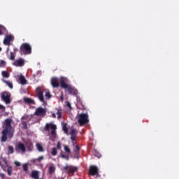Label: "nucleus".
Returning <instances> with one entry per match:
<instances>
[{
    "mask_svg": "<svg viewBox=\"0 0 179 179\" xmlns=\"http://www.w3.org/2000/svg\"><path fill=\"white\" fill-rule=\"evenodd\" d=\"M12 119H6L4 122V129L1 133V142L5 143L8 140L7 136H8V138H13L14 136L15 129L12 127Z\"/></svg>",
    "mask_w": 179,
    "mask_h": 179,
    "instance_id": "nucleus-1",
    "label": "nucleus"
},
{
    "mask_svg": "<svg viewBox=\"0 0 179 179\" xmlns=\"http://www.w3.org/2000/svg\"><path fill=\"white\" fill-rule=\"evenodd\" d=\"M20 53L21 55H27L31 54V46L29 43H24L20 47Z\"/></svg>",
    "mask_w": 179,
    "mask_h": 179,
    "instance_id": "nucleus-2",
    "label": "nucleus"
},
{
    "mask_svg": "<svg viewBox=\"0 0 179 179\" xmlns=\"http://www.w3.org/2000/svg\"><path fill=\"white\" fill-rule=\"evenodd\" d=\"M78 122L80 127L90 122L88 113H80L78 115Z\"/></svg>",
    "mask_w": 179,
    "mask_h": 179,
    "instance_id": "nucleus-3",
    "label": "nucleus"
},
{
    "mask_svg": "<svg viewBox=\"0 0 179 179\" xmlns=\"http://www.w3.org/2000/svg\"><path fill=\"white\" fill-rule=\"evenodd\" d=\"M50 129H52V131H50V136L52 138H55L57 137V126L56 124H53V123H46V126H45V131H48Z\"/></svg>",
    "mask_w": 179,
    "mask_h": 179,
    "instance_id": "nucleus-4",
    "label": "nucleus"
},
{
    "mask_svg": "<svg viewBox=\"0 0 179 179\" xmlns=\"http://www.w3.org/2000/svg\"><path fill=\"white\" fill-rule=\"evenodd\" d=\"M11 94L10 92H8L7 91H4L1 94V99L6 103L10 104L11 103Z\"/></svg>",
    "mask_w": 179,
    "mask_h": 179,
    "instance_id": "nucleus-5",
    "label": "nucleus"
},
{
    "mask_svg": "<svg viewBox=\"0 0 179 179\" xmlns=\"http://www.w3.org/2000/svg\"><path fill=\"white\" fill-rule=\"evenodd\" d=\"M46 113V109H44V108H41V106H39V108H36L35 113H34V115L37 117H45Z\"/></svg>",
    "mask_w": 179,
    "mask_h": 179,
    "instance_id": "nucleus-6",
    "label": "nucleus"
},
{
    "mask_svg": "<svg viewBox=\"0 0 179 179\" xmlns=\"http://www.w3.org/2000/svg\"><path fill=\"white\" fill-rule=\"evenodd\" d=\"M64 170L65 173H67V174L70 175L71 173L74 174V173L78 171V168L77 167H72V166H69L68 164H66L64 167Z\"/></svg>",
    "mask_w": 179,
    "mask_h": 179,
    "instance_id": "nucleus-7",
    "label": "nucleus"
},
{
    "mask_svg": "<svg viewBox=\"0 0 179 179\" xmlns=\"http://www.w3.org/2000/svg\"><path fill=\"white\" fill-rule=\"evenodd\" d=\"M13 39H14L13 35H12V34H7L6 36V38H5L4 41H3L4 45L10 46V42L12 41H13Z\"/></svg>",
    "mask_w": 179,
    "mask_h": 179,
    "instance_id": "nucleus-8",
    "label": "nucleus"
},
{
    "mask_svg": "<svg viewBox=\"0 0 179 179\" xmlns=\"http://www.w3.org/2000/svg\"><path fill=\"white\" fill-rule=\"evenodd\" d=\"M89 174L91 175L92 176H94L96 175H98L99 174L98 168L95 166H90Z\"/></svg>",
    "mask_w": 179,
    "mask_h": 179,
    "instance_id": "nucleus-9",
    "label": "nucleus"
},
{
    "mask_svg": "<svg viewBox=\"0 0 179 179\" xmlns=\"http://www.w3.org/2000/svg\"><path fill=\"white\" fill-rule=\"evenodd\" d=\"M15 150L17 151H21L22 153L26 152V147L25 145L22 143H18L17 145V147H15Z\"/></svg>",
    "mask_w": 179,
    "mask_h": 179,
    "instance_id": "nucleus-10",
    "label": "nucleus"
},
{
    "mask_svg": "<svg viewBox=\"0 0 179 179\" xmlns=\"http://www.w3.org/2000/svg\"><path fill=\"white\" fill-rule=\"evenodd\" d=\"M66 91L69 92V94L71 95H77L78 93V90H76V88H73L71 85H69V88H67Z\"/></svg>",
    "mask_w": 179,
    "mask_h": 179,
    "instance_id": "nucleus-11",
    "label": "nucleus"
},
{
    "mask_svg": "<svg viewBox=\"0 0 179 179\" xmlns=\"http://www.w3.org/2000/svg\"><path fill=\"white\" fill-rule=\"evenodd\" d=\"M13 64L15 66H23L24 65V59L23 58H20L15 60Z\"/></svg>",
    "mask_w": 179,
    "mask_h": 179,
    "instance_id": "nucleus-12",
    "label": "nucleus"
},
{
    "mask_svg": "<svg viewBox=\"0 0 179 179\" xmlns=\"http://www.w3.org/2000/svg\"><path fill=\"white\" fill-rule=\"evenodd\" d=\"M50 83L52 84V86L55 88H57L59 87V83L58 82L57 78H52V80H50Z\"/></svg>",
    "mask_w": 179,
    "mask_h": 179,
    "instance_id": "nucleus-13",
    "label": "nucleus"
},
{
    "mask_svg": "<svg viewBox=\"0 0 179 179\" xmlns=\"http://www.w3.org/2000/svg\"><path fill=\"white\" fill-rule=\"evenodd\" d=\"M60 87L62 88V89H64L65 90H67L68 88L70 87V85H69L64 79H61L60 80Z\"/></svg>",
    "mask_w": 179,
    "mask_h": 179,
    "instance_id": "nucleus-14",
    "label": "nucleus"
},
{
    "mask_svg": "<svg viewBox=\"0 0 179 179\" xmlns=\"http://www.w3.org/2000/svg\"><path fill=\"white\" fill-rule=\"evenodd\" d=\"M31 177L34 179H40L39 172L38 171H32V173H31Z\"/></svg>",
    "mask_w": 179,
    "mask_h": 179,
    "instance_id": "nucleus-15",
    "label": "nucleus"
},
{
    "mask_svg": "<svg viewBox=\"0 0 179 179\" xmlns=\"http://www.w3.org/2000/svg\"><path fill=\"white\" fill-rule=\"evenodd\" d=\"M24 103L27 104H36L34 99H31V98H24Z\"/></svg>",
    "mask_w": 179,
    "mask_h": 179,
    "instance_id": "nucleus-16",
    "label": "nucleus"
},
{
    "mask_svg": "<svg viewBox=\"0 0 179 179\" xmlns=\"http://www.w3.org/2000/svg\"><path fill=\"white\" fill-rule=\"evenodd\" d=\"M80 148L78 145L76 146V150H73L74 157L78 159Z\"/></svg>",
    "mask_w": 179,
    "mask_h": 179,
    "instance_id": "nucleus-17",
    "label": "nucleus"
},
{
    "mask_svg": "<svg viewBox=\"0 0 179 179\" xmlns=\"http://www.w3.org/2000/svg\"><path fill=\"white\" fill-rule=\"evenodd\" d=\"M20 83H21L22 85H24L27 83L26 78L23 75L20 76Z\"/></svg>",
    "mask_w": 179,
    "mask_h": 179,
    "instance_id": "nucleus-18",
    "label": "nucleus"
},
{
    "mask_svg": "<svg viewBox=\"0 0 179 179\" xmlns=\"http://www.w3.org/2000/svg\"><path fill=\"white\" fill-rule=\"evenodd\" d=\"M56 115L57 116V119L59 120L62 117V109H57V108H56Z\"/></svg>",
    "mask_w": 179,
    "mask_h": 179,
    "instance_id": "nucleus-19",
    "label": "nucleus"
},
{
    "mask_svg": "<svg viewBox=\"0 0 179 179\" xmlns=\"http://www.w3.org/2000/svg\"><path fill=\"white\" fill-rule=\"evenodd\" d=\"M26 117L24 116H22V117H21V120H22V129H27V122H24V120Z\"/></svg>",
    "mask_w": 179,
    "mask_h": 179,
    "instance_id": "nucleus-20",
    "label": "nucleus"
},
{
    "mask_svg": "<svg viewBox=\"0 0 179 179\" xmlns=\"http://www.w3.org/2000/svg\"><path fill=\"white\" fill-rule=\"evenodd\" d=\"M5 164H6L7 167H8V176H12V171H13V167L10 166H8L7 164V161H5Z\"/></svg>",
    "mask_w": 179,
    "mask_h": 179,
    "instance_id": "nucleus-21",
    "label": "nucleus"
},
{
    "mask_svg": "<svg viewBox=\"0 0 179 179\" xmlns=\"http://www.w3.org/2000/svg\"><path fill=\"white\" fill-rule=\"evenodd\" d=\"M36 149L38 151H39V152H43L45 151L43 147L40 143L36 144Z\"/></svg>",
    "mask_w": 179,
    "mask_h": 179,
    "instance_id": "nucleus-22",
    "label": "nucleus"
},
{
    "mask_svg": "<svg viewBox=\"0 0 179 179\" xmlns=\"http://www.w3.org/2000/svg\"><path fill=\"white\" fill-rule=\"evenodd\" d=\"M6 111V108L3 105H0V119L3 117V113Z\"/></svg>",
    "mask_w": 179,
    "mask_h": 179,
    "instance_id": "nucleus-23",
    "label": "nucleus"
},
{
    "mask_svg": "<svg viewBox=\"0 0 179 179\" xmlns=\"http://www.w3.org/2000/svg\"><path fill=\"white\" fill-rule=\"evenodd\" d=\"M22 170H24L25 173H27L29 171V163H25L22 164Z\"/></svg>",
    "mask_w": 179,
    "mask_h": 179,
    "instance_id": "nucleus-24",
    "label": "nucleus"
},
{
    "mask_svg": "<svg viewBox=\"0 0 179 179\" xmlns=\"http://www.w3.org/2000/svg\"><path fill=\"white\" fill-rule=\"evenodd\" d=\"M62 130H63V131L64 132V134H68V132H69V129H68V127H67L66 123H64V124H62Z\"/></svg>",
    "mask_w": 179,
    "mask_h": 179,
    "instance_id": "nucleus-25",
    "label": "nucleus"
},
{
    "mask_svg": "<svg viewBox=\"0 0 179 179\" xmlns=\"http://www.w3.org/2000/svg\"><path fill=\"white\" fill-rule=\"evenodd\" d=\"M55 167L54 166H50V167H49V174L52 175L55 172Z\"/></svg>",
    "mask_w": 179,
    "mask_h": 179,
    "instance_id": "nucleus-26",
    "label": "nucleus"
},
{
    "mask_svg": "<svg viewBox=\"0 0 179 179\" xmlns=\"http://www.w3.org/2000/svg\"><path fill=\"white\" fill-rule=\"evenodd\" d=\"M3 83H6L8 87H10V89H13V84L8 81V80H3Z\"/></svg>",
    "mask_w": 179,
    "mask_h": 179,
    "instance_id": "nucleus-27",
    "label": "nucleus"
},
{
    "mask_svg": "<svg viewBox=\"0 0 179 179\" xmlns=\"http://www.w3.org/2000/svg\"><path fill=\"white\" fill-rule=\"evenodd\" d=\"M38 99H39V101H41V102L45 103L43 93V94H40L39 95H38Z\"/></svg>",
    "mask_w": 179,
    "mask_h": 179,
    "instance_id": "nucleus-28",
    "label": "nucleus"
},
{
    "mask_svg": "<svg viewBox=\"0 0 179 179\" xmlns=\"http://www.w3.org/2000/svg\"><path fill=\"white\" fill-rule=\"evenodd\" d=\"M2 76H3V77H4L6 78H8L9 76H10V74L7 71H2Z\"/></svg>",
    "mask_w": 179,
    "mask_h": 179,
    "instance_id": "nucleus-29",
    "label": "nucleus"
},
{
    "mask_svg": "<svg viewBox=\"0 0 179 179\" xmlns=\"http://www.w3.org/2000/svg\"><path fill=\"white\" fill-rule=\"evenodd\" d=\"M6 27L0 24V36L3 35V31H6Z\"/></svg>",
    "mask_w": 179,
    "mask_h": 179,
    "instance_id": "nucleus-30",
    "label": "nucleus"
},
{
    "mask_svg": "<svg viewBox=\"0 0 179 179\" xmlns=\"http://www.w3.org/2000/svg\"><path fill=\"white\" fill-rule=\"evenodd\" d=\"M8 59H9L10 60H11V61L15 60V54H14L13 52H10V57H8Z\"/></svg>",
    "mask_w": 179,
    "mask_h": 179,
    "instance_id": "nucleus-31",
    "label": "nucleus"
},
{
    "mask_svg": "<svg viewBox=\"0 0 179 179\" xmlns=\"http://www.w3.org/2000/svg\"><path fill=\"white\" fill-rule=\"evenodd\" d=\"M36 94H38V96L39 94H43V93L41 87H38V88H36Z\"/></svg>",
    "mask_w": 179,
    "mask_h": 179,
    "instance_id": "nucleus-32",
    "label": "nucleus"
},
{
    "mask_svg": "<svg viewBox=\"0 0 179 179\" xmlns=\"http://www.w3.org/2000/svg\"><path fill=\"white\" fill-rule=\"evenodd\" d=\"M64 151H65L67 154H71V149H70L69 147L67 146V145H64Z\"/></svg>",
    "mask_w": 179,
    "mask_h": 179,
    "instance_id": "nucleus-33",
    "label": "nucleus"
},
{
    "mask_svg": "<svg viewBox=\"0 0 179 179\" xmlns=\"http://www.w3.org/2000/svg\"><path fill=\"white\" fill-rule=\"evenodd\" d=\"M70 134L71 136H76V130H75V129H71Z\"/></svg>",
    "mask_w": 179,
    "mask_h": 179,
    "instance_id": "nucleus-34",
    "label": "nucleus"
},
{
    "mask_svg": "<svg viewBox=\"0 0 179 179\" xmlns=\"http://www.w3.org/2000/svg\"><path fill=\"white\" fill-rule=\"evenodd\" d=\"M57 154V148H52V155L56 156Z\"/></svg>",
    "mask_w": 179,
    "mask_h": 179,
    "instance_id": "nucleus-35",
    "label": "nucleus"
},
{
    "mask_svg": "<svg viewBox=\"0 0 179 179\" xmlns=\"http://www.w3.org/2000/svg\"><path fill=\"white\" fill-rule=\"evenodd\" d=\"M8 152L10 154H13L14 152V149L13 146H8Z\"/></svg>",
    "mask_w": 179,
    "mask_h": 179,
    "instance_id": "nucleus-36",
    "label": "nucleus"
},
{
    "mask_svg": "<svg viewBox=\"0 0 179 179\" xmlns=\"http://www.w3.org/2000/svg\"><path fill=\"white\" fill-rule=\"evenodd\" d=\"M61 157H62V159H66L67 161L69 160V157L68 155H63L62 153L61 154Z\"/></svg>",
    "mask_w": 179,
    "mask_h": 179,
    "instance_id": "nucleus-37",
    "label": "nucleus"
},
{
    "mask_svg": "<svg viewBox=\"0 0 179 179\" xmlns=\"http://www.w3.org/2000/svg\"><path fill=\"white\" fill-rule=\"evenodd\" d=\"M57 150H61L62 149V143L60 141H58L57 143Z\"/></svg>",
    "mask_w": 179,
    "mask_h": 179,
    "instance_id": "nucleus-38",
    "label": "nucleus"
},
{
    "mask_svg": "<svg viewBox=\"0 0 179 179\" xmlns=\"http://www.w3.org/2000/svg\"><path fill=\"white\" fill-rule=\"evenodd\" d=\"M45 97H46L48 99H51L52 95H51L50 92H46V94H45Z\"/></svg>",
    "mask_w": 179,
    "mask_h": 179,
    "instance_id": "nucleus-39",
    "label": "nucleus"
},
{
    "mask_svg": "<svg viewBox=\"0 0 179 179\" xmlns=\"http://www.w3.org/2000/svg\"><path fill=\"white\" fill-rule=\"evenodd\" d=\"M43 159H44V157L41 156V157H38V159H35V161H37L38 162H41Z\"/></svg>",
    "mask_w": 179,
    "mask_h": 179,
    "instance_id": "nucleus-40",
    "label": "nucleus"
},
{
    "mask_svg": "<svg viewBox=\"0 0 179 179\" xmlns=\"http://www.w3.org/2000/svg\"><path fill=\"white\" fill-rule=\"evenodd\" d=\"M66 107H68L70 110H72L71 103L69 101L66 102Z\"/></svg>",
    "mask_w": 179,
    "mask_h": 179,
    "instance_id": "nucleus-41",
    "label": "nucleus"
},
{
    "mask_svg": "<svg viewBox=\"0 0 179 179\" xmlns=\"http://www.w3.org/2000/svg\"><path fill=\"white\" fill-rule=\"evenodd\" d=\"M76 136H71V140L72 141V142L76 141Z\"/></svg>",
    "mask_w": 179,
    "mask_h": 179,
    "instance_id": "nucleus-42",
    "label": "nucleus"
},
{
    "mask_svg": "<svg viewBox=\"0 0 179 179\" xmlns=\"http://www.w3.org/2000/svg\"><path fill=\"white\" fill-rule=\"evenodd\" d=\"M5 64H6V62H5V61H3V60H2V61L1 62V63H0V66H1V67H4V66H5Z\"/></svg>",
    "mask_w": 179,
    "mask_h": 179,
    "instance_id": "nucleus-43",
    "label": "nucleus"
},
{
    "mask_svg": "<svg viewBox=\"0 0 179 179\" xmlns=\"http://www.w3.org/2000/svg\"><path fill=\"white\" fill-rule=\"evenodd\" d=\"M14 164H15V166H17V167H19L21 166V163L18 162H14Z\"/></svg>",
    "mask_w": 179,
    "mask_h": 179,
    "instance_id": "nucleus-44",
    "label": "nucleus"
},
{
    "mask_svg": "<svg viewBox=\"0 0 179 179\" xmlns=\"http://www.w3.org/2000/svg\"><path fill=\"white\" fill-rule=\"evenodd\" d=\"M59 99L61 100V101H64V95H63V92H62L60 96H59Z\"/></svg>",
    "mask_w": 179,
    "mask_h": 179,
    "instance_id": "nucleus-45",
    "label": "nucleus"
},
{
    "mask_svg": "<svg viewBox=\"0 0 179 179\" xmlns=\"http://www.w3.org/2000/svg\"><path fill=\"white\" fill-rule=\"evenodd\" d=\"M52 117L56 118V114L55 113H52Z\"/></svg>",
    "mask_w": 179,
    "mask_h": 179,
    "instance_id": "nucleus-46",
    "label": "nucleus"
},
{
    "mask_svg": "<svg viewBox=\"0 0 179 179\" xmlns=\"http://www.w3.org/2000/svg\"><path fill=\"white\" fill-rule=\"evenodd\" d=\"M29 148H33V144L32 143H29Z\"/></svg>",
    "mask_w": 179,
    "mask_h": 179,
    "instance_id": "nucleus-47",
    "label": "nucleus"
},
{
    "mask_svg": "<svg viewBox=\"0 0 179 179\" xmlns=\"http://www.w3.org/2000/svg\"><path fill=\"white\" fill-rule=\"evenodd\" d=\"M2 51V48L0 47V52Z\"/></svg>",
    "mask_w": 179,
    "mask_h": 179,
    "instance_id": "nucleus-48",
    "label": "nucleus"
},
{
    "mask_svg": "<svg viewBox=\"0 0 179 179\" xmlns=\"http://www.w3.org/2000/svg\"><path fill=\"white\" fill-rule=\"evenodd\" d=\"M8 51H9V47L8 48V49H7V52H8Z\"/></svg>",
    "mask_w": 179,
    "mask_h": 179,
    "instance_id": "nucleus-49",
    "label": "nucleus"
},
{
    "mask_svg": "<svg viewBox=\"0 0 179 179\" xmlns=\"http://www.w3.org/2000/svg\"><path fill=\"white\" fill-rule=\"evenodd\" d=\"M62 179H64V178H62Z\"/></svg>",
    "mask_w": 179,
    "mask_h": 179,
    "instance_id": "nucleus-50",
    "label": "nucleus"
}]
</instances>
